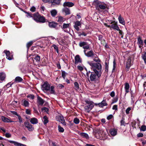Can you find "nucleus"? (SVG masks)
Masks as SVG:
<instances>
[{"instance_id":"1","label":"nucleus","mask_w":146,"mask_h":146,"mask_svg":"<svg viewBox=\"0 0 146 146\" xmlns=\"http://www.w3.org/2000/svg\"><path fill=\"white\" fill-rule=\"evenodd\" d=\"M87 63L91 66V68L95 73L100 72L102 73V65L100 63H94L93 62H87Z\"/></svg>"},{"instance_id":"2","label":"nucleus","mask_w":146,"mask_h":146,"mask_svg":"<svg viewBox=\"0 0 146 146\" xmlns=\"http://www.w3.org/2000/svg\"><path fill=\"white\" fill-rule=\"evenodd\" d=\"M86 75L88 77L90 76V80L92 82H95L97 80L98 78H99L101 75V74H100V72H99L98 73H95L94 72H92L89 71H88L87 69L86 68Z\"/></svg>"},{"instance_id":"3","label":"nucleus","mask_w":146,"mask_h":146,"mask_svg":"<svg viewBox=\"0 0 146 146\" xmlns=\"http://www.w3.org/2000/svg\"><path fill=\"white\" fill-rule=\"evenodd\" d=\"M85 102L87 105L84 107L85 111L89 113L94 107V103L92 101L86 100Z\"/></svg>"},{"instance_id":"4","label":"nucleus","mask_w":146,"mask_h":146,"mask_svg":"<svg viewBox=\"0 0 146 146\" xmlns=\"http://www.w3.org/2000/svg\"><path fill=\"white\" fill-rule=\"evenodd\" d=\"M70 23H64L61 28L65 32L69 33L70 31Z\"/></svg>"},{"instance_id":"5","label":"nucleus","mask_w":146,"mask_h":146,"mask_svg":"<svg viewBox=\"0 0 146 146\" xmlns=\"http://www.w3.org/2000/svg\"><path fill=\"white\" fill-rule=\"evenodd\" d=\"M50 85L47 81L44 82L42 86V89L43 91H47L50 89Z\"/></svg>"},{"instance_id":"6","label":"nucleus","mask_w":146,"mask_h":146,"mask_svg":"<svg viewBox=\"0 0 146 146\" xmlns=\"http://www.w3.org/2000/svg\"><path fill=\"white\" fill-rule=\"evenodd\" d=\"M3 52L5 54L6 58L8 60H11L13 59V52L11 53L9 51L6 50H5Z\"/></svg>"},{"instance_id":"7","label":"nucleus","mask_w":146,"mask_h":146,"mask_svg":"<svg viewBox=\"0 0 146 146\" xmlns=\"http://www.w3.org/2000/svg\"><path fill=\"white\" fill-rule=\"evenodd\" d=\"M86 50H84V52L85 55L88 57H93L96 55L94 52L92 50H91L87 53L86 52Z\"/></svg>"},{"instance_id":"8","label":"nucleus","mask_w":146,"mask_h":146,"mask_svg":"<svg viewBox=\"0 0 146 146\" xmlns=\"http://www.w3.org/2000/svg\"><path fill=\"white\" fill-rule=\"evenodd\" d=\"M56 119L57 121L60 122L63 125H66V122L62 116L60 115H58L56 116Z\"/></svg>"},{"instance_id":"9","label":"nucleus","mask_w":146,"mask_h":146,"mask_svg":"<svg viewBox=\"0 0 146 146\" xmlns=\"http://www.w3.org/2000/svg\"><path fill=\"white\" fill-rule=\"evenodd\" d=\"M24 125L27 128L29 131H32L34 129V128L30 123L28 121H25Z\"/></svg>"},{"instance_id":"10","label":"nucleus","mask_w":146,"mask_h":146,"mask_svg":"<svg viewBox=\"0 0 146 146\" xmlns=\"http://www.w3.org/2000/svg\"><path fill=\"white\" fill-rule=\"evenodd\" d=\"M137 43L138 45L139 48L142 50L143 48V41L140 36H139L137 38Z\"/></svg>"},{"instance_id":"11","label":"nucleus","mask_w":146,"mask_h":146,"mask_svg":"<svg viewBox=\"0 0 146 146\" xmlns=\"http://www.w3.org/2000/svg\"><path fill=\"white\" fill-rule=\"evenodd\" d=\"M108 135L109 134L108 133L104 131L101 136L98 137L97 138L100 140H104L108 139Z\"/></svg>"},{"instance_id":"12","label":"nucleus","mask_w":146,"mask_h":146,"mask_svg":"<svg viewBox=\"0 0 146 146\" xmlns=\"http://www.w3.org/2000/svg\"><path fill=\"white\" fill-rule=\"evenodd\" d=\"M80 22L79 21H76L74 23V28L77 31L79 30L80 29L79 26H81Z\"/></svg>"},{"instance_id":"13","label":"nucleus","mask_w":146,"mask_h":146,"mask_svg":"<svg viewBox=\"0 0 146 146\" xmlns=\"http://www.w3.org/2000/svg\"><path fill=\"white\" fill-rule=\"evenodd\" d=\"M131 66V62L130 60L128 59L126 65L125 70L126 72L129 71Z\"/></svg>"},{"instance_id":"14","label":"nucleus","mask_w":146,"mask_h":146,"mask_svg":"<svg viewBox=\"0 0 146 146\" xmlns=\"http://www.w3.org/2000/svg\"><path fill=\"white\" fill-rule=\"evenodd\" d=\"M117 129L115 128L111 129L109 131V133L112 136H115L117 134Z\"/></svg>"},{"instance_id":"15","label":"nucleus","mask_w":146,"mask_h":146,"mask_svg":"<svg viewBox=\"0 0 146 146\" xmlns=\"http://www.w3.org/2000/svg\"><path fill=\"white\" fill-rule=\"evenodd\" d=\"M21 105L25 107H29V102L25 100H23L21 101Z\"/></svg>"},{"instance_id":"16","label":"nucleus","mask_w":146,"mask_h":146,"mask_svg":"<svg viewBox=\"0 0 146 146\" xmlns=\"http://www.w3.org/2000/svg\"><path fill=\"white\" fill-rule=\"evenodd\" d=\"M9 142L10 143L13 144L15 145L16 146H26L25 145L14 141L10 140L9 141Z\"/></svg>"},{"instance_id":"17","label":"nucleus","mask_w":146,"mask_h":146,"mask_svg":"<svg viewBox=\"0 0 146 146\" xmlns=\"http://www.w3.org/2000/svg\"><path fill=\"white\" fill-rule=\"evenodd\" d=\"M75 64L82 62V60L80 58V56L78 55H76L75 57Z\"/></svg>"},{"instance_id":"18","label":"nucleus","mask_w":146,"mask_h":146,"mask_svg":"<svg viewBox=\"0 0 146 146\" xmlns=\"http://www.w3.org/2000/svg\"><path fill=\"white\" fill-rule=\"evenodd\" d=\"M36 22H37L44 23L46 22V19L44 17L40 16L37 19V20Z\"/></svg>"},{"instance_id":"19","label":"nucleus","mask_w":146,"mask_h":146,"mask_svg":"<svg viewBox=\"0 0 146 146\" xmlns=\"http://www.w3.org/2000/svg\"><path fill=\"white\" fill-rule=\"evenodd\" d=\"M111 28H112L114 30L117 31L119 30V28L117 25V23L112 24L111 25Z\"/></svg>"},{"instance_id":"20","label":"nucleus","mask_w":146,"mask_h":146,"mask_svg":"<svg viewBox=\"0 0 146 146\" xmlns=\"http://www.w3.org/2000/svg\"><path fill=\"white\" fill-rule=\"evenodd\" d=\"M1 119L2 121L5 122L9 123L15 122L11 120L10 119L3 116H1Z\"/></svg>"},{"instance_id":"21","label":"nucleus","mask_w":146,"mask_h":146,"mask_svg":"<svg viewBox=\"0 0 146 146\" xmlns=\"http://www.w3.org/2000/svg\"><path fill=\"white\" fill-rule=\"evenodd\" d=\"M102 3L98 0H95L93 2V4L96 7V9H98V7Z\"/></svg>"},{"instance_id":"22","label":"nucleus","mask_w":146,"mask_h":146,"mask_svg":"<svg viewBox=\"0 0 146 146\" xmlns=\"http://www.w3.org/2000/svg\"><path fill=\"white\" fill-rule=\"evenodd\" d=\"M74 5V4L73 3L69 2H65L63 4V6L64 7L68 6L69 7H71L73 6Z\"/></svg>"},{"instance_id":"23","label":"nucleus","mask_w":146,"mask_h":146,"mask_svg":"<svg viewBox=\"0 0 146 146\" xmlns=\"http://www.w3.org/2000/svg\"><path fill=\"white\" fill-rule=\"evenodd\" d=\"M37 102L38 105L42 106L44 103V100L39 96L37 97Z\"/></svg>"},{"instance_id":"24","label":"nucleus","mask_w":146,"mask_h":146,"mask_svg":"<svg viewBox=\"0 0 146 146\" xmlns=\"http://www.w3.org/2000/svg\"><path fill=\"white\" fill-rule=\"evenodd\" d=\"M101 108H103L104 106H107V104L105 100H103L101 103H99L97 104Z\"/></svg>"},{"instance_id":"25","label":"nucleus","mask_w":146,"mask_h":146,"mask_svg":"<svg viewBox=\"0 0 146 146\" xmlns=\"http://www.w3.org/2000/svg\"><path fill=\"white\" fill-rule=\"evenodd\" d=\"M124 89L125 90V94L128 93L129 92V89L130 88L129 84L127 83H126L124 84Z\"/></svg>"},{"instance_id":"26","label":"nucleus","mask_w":146,"mask_h":146,"mask_svg":"<svg viewBox=\"0 0 146 146\" xmlns=\"http://www.w3.org/2000/svg\"><path fill=\"white\" fill-rule=\"evenodd\" d=\"M61 0H53L51 3L52 6L59 5Z\"/></svg>"},{"instance_id":"27","label":"nucleus","mask_w":146,"mask_h":146,"mask_svg":"<svg viewBox=\"0 0 146 146\" xmlns=\"http://www.w3.org/2000/svg\"><path fill=\"white\" fill-rule=\"evenodd\" d=\"M40 16V15L39 14V13H36L33 15V16H32V18L33 20L36 21L37 20V19L39 18Z\"/></svg>"},{"instance_id":"28","label":"nucleus","mask_w":146,"mask_h":146,"mask_svg":"<svg viewBox=\"0 0 146 146\" xmlns=\"http://www.w3.org/2000/svg\"><path fill=\"white\" fill-rule=\"evenodd\" d=\"M30 122L32 124H35L38 123V121L36 118L33 117L31 119Z\"/></svg>"},{"instance_id":"29","label":"nucleus","mask_w":146,"mask_h":146,"mask_svg":"<svg viewBox=\"0 0 146 146\" xmlns=\"http://www.w3.org/2000/svg\"><path fill=\"white\" fill-rule=\"evenodd\" d=\"M118 19L119 22V23L124 25L125 24V22L123 18L122 17L121 15H120L118 17Z\"/></svg>"},{"instance_id":"30","label":"nucleus","mask_w":146,"mask_h":146,"mask_svg":"<svg viewBox=\"0 0 146 146\" xmlns=\"http://www.w3.org/2000/svg\"><path fill=\"white\" fill-rule=\"evenodd\" d=\"M48 25L50 27L55 28L56 27L57 24L54 22H49Z\"/></svg>"},{"instance_id":"31","label":"nucleus","mask_w":146,"mask_h":146,"mask_svg":"<svg viewBox=\"0 0 146 146\" xmlns=\"http://www.w3.org/2000/svg\"><path fill=\"white\" fill-rule=\"evenodd\" d=\"M96 135L98 134L99 135L98 137H100V136H101L104 131L102 129H98L96 130Z\"/></svg>"},{"instance_id":"32","label":"nucleus","mask_w":146,"mask_h":146,"mask_svg":"<svg viewBox=\"0 0 146 146\" xmlns=\"http://www.w3.org/2000/svg\"><path fill=\"white\" fill-rule=\"evenodd\" d=\"M80 135L82 137L86 138L87 139H88L89 138L88 135L85 133H81Z\"/></svg>"},{"instance_id":"33","label":"nucleus","mask_w":146,"mask_h":146,"mask_svg":"<svg viewBox=\"0 0 146 146\" xmlns=\"http://www.w3.org/2000/svg\"><path fill=\"white\" fill-rule=\"evenodd\" d=\"M23 80V79L20 77L17 76L15 79V81L17 83H19L22 82Z\"/></svg>"},{"instance_id":"34","label":"nucleus","mask_w":146,"mask_h":146,"mask_svg":"<svg viewBox=\"0 0 146 146\" xmlns=\"http://www.w3.org/2000/svg\"><path fill=\"white\" fill-rule=\"evenodd\" d=\"M62 11L64 12L66 15L70 14V11L68 8L64 7L62 9Z\"/></svg>"},{"instance_id":"35","label":"nucleus","mask_w":146,"mask_h":146,"mask_svg":"<svg viewBox=\"0 0 146 146\" xmlns=\"http://www.w3.org/2000/svg\"><path fill=\"white\" fill-rule=\"evenodd\" d=\"M50 13L52 17H54L57 14V11L55 9H52L51 10Z\"/></svg>"},{"instance_id":"36","label":"nucleus","mask_w":146,"mask_h":146,"mask_svg":"<svg viewBox=\"0 0 146 146\" xmlns=\"http://www.w3.org/2000/svg\"><path fill=\"white\" fill-rule=\"evenodd\" d=\"M49 90L50 94H55V92L54 90V87L53 86H50V89Z\"/></svg>"},{"instance_id":"37","label":"nucleus","mask_w":146,"mask_h":146,"mask_svg":"<svg viewBox=\"0 0 146 146\" xmlns=\"http://www.w3.org/2000/svg\"><path fill=\"white\" fill-rule=\"evenodd\" d=\"M5 77V74L3 72H1L0 74V80L1 81L3 80Z\"/></svg>"},{"instance_id":"38","label":"nucleus","mask_w":146,"mask_h":146,"mask_svg":"<svg viewBox=\"0 0 146 146\" xmlns=\"http://www.w3.org/2000/svg\"><path fill=\"white\" fill-rule=\"evenodd\" d=\"M74 88L76 91L79 90V84L77 82H74Z\"/></svg>"},{"instance_id":"39","label":"nucleus","mask_w":146,"mask_h":146,"mask_svg":"<svg viewBox=\"0 0 146 146\" xmlns=\"http://www.w3.org/2000/svg\"><path fill=\"white\" fill-rule=\"evenodd\" d=\"M43 121L44 124L45 125L48 122V117L46 116H44L43 117Z\"/></svg>"},{"instance_id":"40","label":"nucleus","mask_w":146,"mask_h":146,"mask_svg":"<svg viewBox=\"0 0 146 146\" xmlns=\"http://www.w3.org/2000/svg\"><path fill=\"white\" fill-rule=\"evenodd\" d=\"M67 74L68 73L65 72V71L61 70V75L64 80H65V77Z\"/></svg>"},{"instance_id":"41","label":"nucleus","mask_w":146,"mask_h":146,"mask_svg":"<svg viewBox=\"0 0 146 146\" xmlns=\"http://www.w3.org/2000/svg\"><path fill=\"white\" fill-rule=\"evenodd\" d=\"M141 56L142 59L144 60V62L146 64V52H144L142 54Z\"/></svg>"},{"instance_id":"42","label":"nucleus","mask_w":146,"mask_h":146,"mask_svg":"<svg viewBox=\"0 0 146 146\" xmlns=\"http://www.w3.org/2000/svg\"><path fill=\"white\" fill-rule=\"evenodd\" d=\"M88 44V43L86 42H81L79 43V46L81 47H83L85 45Z\"/></svg>"},{"instance_id":"43","label":"nucleus","mask_w":146,"mask_h":146,"mask_svg":"<svg viewBox=\"0 0 146 146\" xmlns=\"http://www.w3.org/2000/svg\"><path fill=\"white\" fill-rule=\"evenodd\" d=\"M64 19L62 17L60 16L58 17V21L60 23H62L64 21Z\"/></svg>"},{"instance_id":"44","label":"nucleus","mask_w":146,"mask_h":146,"mask_svg":"<svg viewBox=\"0 0 146 146\" xmlns=\"http://www.w3.org/2000/svg\"><path fill=\"white\" fill-rule=\"evenodd\" d=\"M34 58L37 62H39L40 60V56L37 54L35 56V57Z\"/></svg>"},{"instance_id":"45","label":"nucleus","mask_w":146,"mask_h":146,"mask_svg":"<svg viewBox=\"0 0 146 146\" xmlns=\"http://www.w3.org/2000/svg\"><path fill=\"white\" fill-rule=\"evenodd\" d=\"M106 7L105 5L102 4V3H101L100 5H99V6L98 7V9H106Z\"/></svg>"},{"instance_id":"46","label":"nucleus","mask_w":146,"mask_h":146,"mask_svg":"<svg viewBox=\"0 0 146 146\" xmlns=\"http://www.w3.org/2000/svg\"><path fill=\"white\" fill-rule=\"evenodd\" d=\"M24 12L27 14L26 15V17L28 18H32V14L29 12H27L26 11H25Z\"/></svg>"},{"instance_id":"47","label":"nucleus","mask_w":146,"mask_h":146,"mask_svg":"<svg viewBox=\"0 0 146 146\" xmlns=\"http://www.w3.org/2000/svg\"><path fill=\"white\" fill-rule=\"evenodd\" d=\"M105 70L106 71H108L109 67V62L106 61L105 62Z\"/></svg>"},{"instance_id":"48","label":"nucleus","mask_w":146,"mask_h":146,"mask_svg":"<svg viewBox=\"0 0 146 146\" xmlns=\"http://www.w3.org/2000/svg\"><path fill=\"white\" fill-rule=\"evenodd\" d=\"M73 122L76 124H78L79 123L80 120L77 118L75 117L74 119Z\"/></svg>"},{"instance_id":"49","label":"nucleus","mask_w":146,"mask_h":146,"mask_svg":"<svg viewBox=\"0 0 146 146\" xmlns=\"http://www.w3.org/2000/svg\"><path fill=\"white\" fill-rule=\"evenodd\" d=\"M95 58L93 59L94 61L97 62V63H100L101 62V60L98 57L94 56Z\"/></svg>"},{"instance_id":"50","label":"nucleus","mask_w":146,"mask_h":146,"mask_svg":"<svg viewBox=\"0 0 146 146\" xmlns=\"http://www.w3.org/2000/svg\"><path fill=\"white\" fill-rule=\"evenodd\" d=\"M52 46L53 47L54 49L56 51L57 53H59L58 49V47L55 44H54L52 45Z\"/></svg>"},{"instance_id":"51","label":"nucleus","mask_w":146,"mask_h":146,"mask_svg":"<svg viewBox=\"0 0 146 146\" xmlns=\"http://www.w3.org/2000/svg\"><path fill=\"white\" fill-rule=\"evenodd\" d=\"M58 130L61 133H62L64 131V129L61 127L60 125H58Z\"/></svg>"},{"instance_id":"52","label":"nucleus","mask_w":146,"mask_h":146,"mask_svg":"<svg viewBox=\"0 0 146 146\" xmlns=\"http://www.w3.org/2000/svg\"><path fill=\"white\" fill-rule=\"evenodd\" d=\"M33 43V41H30L27 44V48L28 50L29 48L32 44Z\"/></svg>"},{"instance_id":"53","label":"nucleus","mask_w":146,"mask_h":146,"mask_svg":"<svg viewBox=\"0 0 146 146\" xmlns=\"http://www.w3.org/2000/svg\"><path fill=\"white\" fill-rule=\"evenodd\" d=\"M17 116L18 117L19 122L20 123H22L23 122V120L21 116L19 115H18Z\"/></svg>"},{"instance_id":"54","label":"nucleus","mask_w":146,"mask_h":146,"mask_svg":"<svg viewBox=\"0 0 146 146\" xmlns=\"http://www.w3.org/2000/svg\"><path fill=\"white\" fill-rule=\"evenodd\" d=\"M140 131H145L146 130V126L145 125H143L141 127L140 129Z\"/></svg>"},{"instance_id":"55","label":"nucleus","mask_w":146,"mask_h":146,"mask_svg":"<svg viewBox=\"0 0 146 146\" xmlns=\"http://www.w3.org/2000/svg\"><path fill=\"white\" fill-rule=\"evenodd\" d=\"M27 97L33 100L35 96L33 94H30L27 95Z\"/></svg>"},{"instance_id":"56","label":"nucleus","mask_w":146,"mask_h":146,"mask_svg":"<svg viewBox=\"0 0 146 146\" xmlns=\"http://www.w3.org/2000/svg\"><path fill=\"white\" fill-rule=\"evenodd\" d=\"M118 100V98L117 97H115L112 100V103H114L116 102Z\"/></svg>"},{"instance_id":"57","label":"nucleus","mask_w":146,"mask_h":146,"mask_svg":"<svg viewBox=\"0 0 146 146\" xmlns=\"http://www.w3.org/2000/svg\"><path fill=\"white\" fill-rule=\"evenodd\" d=\"M90 46L89 44H88L85 45L83 47V48L84 49V50L85 49H90Z\"/></svg>"},{"instance_id":"58","label":"nucleus","mask_w":146,"mask_h":146,"mask_svg":"<svg viewBox=\"0 0 146 146\" xmlns=\"http://www.w3.org/2000/svg\"><path fill=\"white\" fill-rule=\"evenodd\" d=\"M25 112L27 114L31 115V110L29 109H26Z\"/></svg>"},{"instance_id":"59","label":"nucleus","mask_w":146,"mask_h":146,"mask_svg":"<svg viewBox=\"0 0 146 146\" xmlns=\"http://www.w3.org/2000/svg\"><path fill=\"white\" fill-rule=\"evenodd\" d=\"M120 123H121V125H124V126H125V124H126L125 122L124 121V120L123 119L121 120L120 121Z\"/></svg>"},{"instance_id":"60","label":"nucleus","mask_w":146,"mask_h":146,"mask_svg":"<svg viewBox=\"0 0 146 146\" xmlns=\"http://www.w3.org/2000/svg\"><path fill=\"white\" fill-rule=\"evenodd\" d=\"M131 110V108L130 107L128 108L125 110V112L127 114H128L129 113V111Z\"/></svg>"},{"instance_id":"61","label":"nucleus","mask_w":146,"mask_h":146,"mask_svg":"<svg viewBox=\"0 0 146 146\" xmlns=\"http://www.w3.org/2000/svg\"><path fill=\"white\" fill-rule=\"evenodd\" d=\"M30 10L31 12H34L36 11V8L34 6H33L30 8Z\"/></svg>"},{"instance_id":"62","label":"nucleus","mask_w":146,"mask_h":146,"mask_svg":"<svg viewBox=\"0 0 146 146\" xmlns=\"http://www.w3.org/2000/svg\"><path fill=\"white\" fill-rule=\"evenodd\" d=\"M52 1L53 0H42L43 2L45 3L48 2L52 3Z\"/></svg>"},{"instance_id":"63","label":"nucleus","mask_w":146,"mask_h":146,"mask_svg":"<svg viewBox=\"0 0 146 146\" xmlns=\"http://www.w3.org/2000/svg\"><path fill=\"white\" fill-rule=\"evenodd\" d=\"M113 117V115L112 114H110L107 117V119L108 120H110L112 119Z\"/></svg>"},{"instance_id":"64","label":"nucleus","mask_w":146,"mask_h":146,"mask_svg":"<svg viewBox=\"0 0 146 146\" xmlns=\"http://www.w3.org/2000/svg\"><path fill=\"white\" fill-rule=\"evenodd\" d=\"M115 95V93L114 91H112L110 94V96L112 97H113Z\"/></svg>"}]
</instances>
